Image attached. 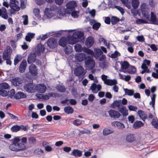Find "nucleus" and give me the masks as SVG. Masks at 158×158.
<instances>
[{
	"label": "nucleus",
	"mask_w": 158,
	"mask_h": 158,
	"mask_svg": "<svg viewBox=\"0 0 158 158\" xmlns=\"http://www.w3.org/2000/svg\"><path fill=\"white\" fill-rule=\"evenodd\" d=\"M45 49L44 45H38L37 49L33 52H31L29 54L27 61L29 64L35 62L37 56L41 55V52H43Z\"/></svg>",
	"instance_id": "1"
},
{
	"label": "nucleus",
	"mask_w": 158,
	"mask_h": 158,
	"mask_svg": "<svg viewBox=\"0 0 158 158\" xmlns=\"http://www.w3.org/2000/svg\"><path fill=\"white\" fill-rule=\"evenodd\" d=\"M85 66L89 70L93 69L95 66V63L93 57L89 56L86 57L85 60Z\"/></svg>",
	"instance_id": "2"
},
{
	"label": "nucleus",
	"mask_w": 158,
	"mask_h": 158,
	"mask_svg": "<svg viewBox=\"0 0 158 158\" xmlns=\"http://www.w3.org/2000/svg\"><path fill=\"white\" fill-rule=\"evenodd\" d=\"M141 11L143 16L146 19H148L150 17V8L148 5L145 3H143L141 6Z\"/></svg>",
	"instance_id": "3"
},
{
	"label": "nucleus",
	"mask_w": 158,
	"mask_h": 158,
	"mask_svg": "<svg viewBox=\"0 0 158 158\" xmlns=\"http://www.w3.org/2000/svg\"><path fill=\"white\" fill-rule=\"evenodd\" d=\"M108 76L104 74L101 76V79L104 81V84L108 85L111 86L112 85H116L117 82L115 79L113 80L107 79Z\"/></svg>",
	"instance_id": "4"
},
{
	"label": "nucleus",
	"mask_w": 158,
	"mask_h": 158,
	"mask_svg": "<svg viewBox=\"0 0 158 158\" xmlns=\"http://www.w3.org/2000/svg\"><path fill=\"white\" fill-rule=\"evenodd\" d=\"M85 73L84 72V68L81 66H79L77 67L74 71V73L76 76L81 77L83 78Z\"/></svg>",
	"instance_id": "5"
},
{
	"label": "nucleus",
	"mask_w": 158,
	"mask_h": 158,
	"mask_svg": "<svg viewBox=\"0 0 158 158\" xmlns=\"http://www.w3.org/2000/svg\"><path fill=\"white\" fill-rule=\"evenodd\" d=\"M66 8L65 9V12L66 13L75 10V7L77 6V3L73 1H70L68 2L66 4Z\"/></svg>",
	"instance_id": "6"
},
{
	"label": "nucleus",
	"mask_w": 158,
	"mask_h": 158,
	"mask_svg": "<svg viewBox=\"0 0 158 158\" xmlns=\"http://www.w3.org/2000/svg\"><path fill=\"white\" fill-rule=\"evenodd\" d=\"M35 85H34L32 81L26 84L24 86V89L27 92L32 93L35 91Z\"/></svg>",
	"instance_id": "7"
},
{
	"label": "nucleus",
	"mask_w": 158,
	"mask_h": 158,
	"mask_svg": "<svg viewBox=\"0 0 158 158\" xmlns=\"http://www.w3.org/2000/svg\"><path fill=\"white\" fill-rule=\"evenodd\" d=\"M12 52L11 47L8 46L4 51L2 54V58L4 60H7L10 58Z\"/></svg>",
	"instance_id": "8"
},
{
	"label": "nucleus",
	"mask_w": 158,
	"mask_h": 158,
	"mask_svg": "<svg viewBox=\"0 0 158 158\" xmlns=\"http://www.w3.org/2000/svg\"><path fill=\"white\" fill-rule=\"evenodd\" d=\"M47 88L44 84L41 83L35 86V91L38 93H44L46 90Z\"/></svg>",
	"instance_id": "9"
},
{
	"label": "nucleus",
	"mask_w": 158,
	"mask_h": 158,
	"mask_svg": "<svg viewBox=\"0 0 158 158\" xmlns=\"http://www.w3.org/2000/svg\"><path fill=\"white\" fill-rule=\"evenodd\" d=\"M109 116L111 118L117 119L121 116V114L117 111L113 109H110L108 111Z\"/></svg>",
	"instance_id": "10"
},
{
	"label": "nucleus",
	"mask_w": 158,
	"mask_h": 158,
	"mask_svg": "<svg viewBox=\"0 0 158 158\" xmlns=\"http://www.w3.org/2000/svg\"><path fill=\"white\" fill-rule=\"evenodd\" d=\"M27 62L25 59H23L21 62L18 67L19 71L20 73H23L25 72L27 68Z\"/></svg>",
	"instance_id": "11"
},
{
	"label": "nucleus",
	"mask_w": 158,
	"mask_h": 158,
	"mask_svg": "<svg viewBox=\"0 0 158 158\" xmlns=\"http://www.w3.org/2000/svg\"><path fill=\"white\" fill-rule=\"evenodd\" d=\"M47 45L50 48H54L57 45V42L55 39L52 37L49 38L47 42Z\"/></svg>",
	"instance_id": "12"
},
{
	"label": "nucleus",
	"mask_w": 158,
	"mask_h": 158,
	"mask_svg": "<svg viewBox=\"0 0 158 158\" xmlns=\"http://www.w3.org/2000/svg\"><path fill=\"white\" fill-rule=\"evenodd\" d=\"M52 7L50 9L46 8L44 11V15L46 16L48 19L51 18L54 15V14L53 12V10H52Z\"/></svg>",
	"instance_id": "13"
},
{
	"label": "nucleus",
	"mask_w": 158,
	"mask_h": 158,
	"mask_svg": "<svg viewBox=\"0 0 158 158\" xmlns=\"http://www.w3.org/2000/svg\"><path fill=\"white\" fill-rule=\"evenodd\" d=\"M87 56L85 53H78L76 54L75 58L77 61L81 62L85 60Z\"/></svg>",
	"instance_id": "14"
},
{
	"label": "nucleus",
	"mask_w": 158,
	"mask_h": 158,
	"mask_svg": "<svg viewBox=\"0 0 158 158\" xmlns=\"http://www.w3.org/2000/svg\"><path fill=\"white\" fill-rule=\"evenodd\" d=\"M36 66L34 64H32L29 67V70L30 73L33 76H35L37 74Z\"/></svg>",
	"instance_id": "15"
},
{
	"label": "nucleus",
	"mask_w": 158,
	"mask_h": 158,
	"mask_svg": "<svg viewBox=\"0 0 158 158\" xmlns=\"http://www.w3.org/2000/svg\"><path fill=\"white\" fill-rule=\"evenodd\" d=\"M22 82V80L19 77H15L12 79L11 83L15 86H19Z\"/></svg>",
	"instance_id": "16"
},
{
	"label": "nucleus",
	"mask_w": 158,
	"mask_h": 158,
	"mask_svg": "<svg viewBox=\"0 0 158 158\" xmlns=\"http://www.w3.org/2000/svg\"><path fill=\"white\" fill-rule=\"evenodd\" d=\"M0 16L5 19H6L8 18V15L7 13V10L6 8L2 7L0 8Z\"/></svg>",
	"instance_id": "17"
},
{
	"label": "nucleus",
	"mask_w": 158,
	"mask_h": 158,
	"mask_svg": "<svg viewBox=\"0 0 158 158\" xmlns=\"http://www.w3.org/2000/svg\"><path fill=\"white\" fill-rule=\"evenodd\" d=\"M89 22L90 24L92 26L93 28L95 30H98L101 26L100 23L97 22L94 19L91 20Z\"/></svg>",
	"instance_id": "18"
},
{
	"label": "nucleus",
	"mask_w": 158,
	"mask_h": 158,
	"mask_svg": "<svg viewBox=\"0 0 158 158\" xmlns=\"http://www.w3.org/2000/svg\"><path fill=\"white\" fill-rule=\"evenodd\" d=\"M94 42V38L91 36H89L86 40L85 45L88 48H90L93 45Z\"/></svg>",
	"instance_id": "19"
},
{
	"label": "nucleus",
	"mask_w": 158,
	"mask_h": 158,
	"mask_svg": "<svg viewBox=\"0 0 158 158\" xmlns=\"http://www.w3.org/2000/svg\"><path fill=\"white\" fill-rule=\"evenodd\" d=\"M26 97V94L23 92L19 91L15 95L14 98L16 100H19L21 98H25Z\"/></svg>",
	"instance_id": "20"
},
{
	"label": "nucleus",
	"mask_w": 158,
	"mask_h": 158,
	"mask_svg": "<svg viewBox=\"0 0 158 158\" xmlns=\"http://www.w3.org/2000/svg\"><path fill=\"white\" fill-rule=\"evenodd\" d=\"M71 155L74 156L76 157H80L82 155V152L77 149H74L73 150Z\"/></svg>",
	"instance_id": "21"
},
{
	"label": "nucleus",
	"mask_w": 158,
	"mask_h": 158,
	"mask_svg": "<svg viewBox=\"0 0 158 158\" xmlns=\"http://www.w3.org/2000/svg\"><path fill=\"white\" fill-rule=\"evenodd\" d=\"M68 42L66 38L64 37H62L60 40L59 44L60 46L64 47L67 45Z\"/></svg>",
	"instance_id": "22"
},
{
	"label": "nucleus",
	"mask_w": 158,
	"mask_h": 158,
	"mask_svg": "<svg viewBox=\"0 0 158 158\" xmlns=\"http://www.w3.org/2000/svg\"><path fill=\"white\" fill-rule=\"evenodd\" d=\"M138 114L141 119L143 121L147 118V114H145L144 111L142 110H138Z\"/></svg>",
	"instance_id": "23"
},
{
	"label": "nucleus",
	"mask_w": 158,
	"mask_h": 158,
	"mask_svg": "<svg viewBox=\"0 0 158 158\" xmlns=\"http://www.w3.org/2000/svg\"><path fill=\"white\" fill-rule=\"evenodd\" d=\"M121 104V100H118L114 101L111 104L110 107L112 108H115L116 107H118V109L119 108H120V106Z\"/></svg>",
	"instance_id": "24"
},
{
	"label": "nucleus",
	"mask_w": 158,
	"mask_h": 158,
	"mask_svg": "<svg viewBox=\"0 0 158 158\" xmlns=\"http://www.w3.org/2000/svg\"><path fill=\"white\" fill-rule=\"evenodd\" d=\"M78 39H76L73 35L72 36L68 38V42L69 44H74L78 42Z\"/></svg>",
	"instance_id": "25"
},
{
	"label": "nucleus",
	"mask_w": 158,
	"mask_h": 158,
	"mask_svg": "<svg viewBox=\"0 0 158 158\" xmlns=\"http://www.w3.org/2000/svg\"><path fill=\"white\" fill-rule=\"evenodd\" d=\"M118 111H120L123 116H126L128 115V111L125 106H122L118 108Z\"/></svg>",
	"instance_id": "26"
},
{
	"label": "nucleus",
	"mask_w": 158,
	"mask_h": 158,
	"mask_svg": "<svg viewBox=\"0 0 158 158\" xmlns=\"http://www.w3.org/2000/svg\"><path fill=\"white\" fill-rule=\"evenodd\" d=\"M73 34L76 39H78V41L79 39L83 38L84 35V32L80 31H76L74 32Z\"/></svg>",
	"instance_id": "27"
},
{
	"label": "nucleus",
	"mask_w": 158,
	"mask_h": 158,
	"mask_svg": "<svg viewBox=\"0 0 158 158\" xmlns=\"http://www.w3.org/2000/svg\"><path fill=\"white\" fill-rule=\"evenodd\" d=\"M156 95V94H153L152 97L151 98V101L149 102V105L152 106V107L153 108V110L154 111V113L155 114V100Z\"/></svg>",
	"instance_id": "28"
},
{
	"label": "nucleus",
	"mask_w": 158,
	"mask_h": 158,
	"mask_svg": "<svg viewBox=\"0 0 158 158\" xmlns=\"http://www.w3.org/2000/svg\"><path fill=\"white\" fill-rule=\"evenodd\" d=\"M112 125L115 127H117L119 128L123 129L125 127L124 124L123 123H120L118 121H115L112 122Z\"/></svg>",
	"instance_id": "29"
},
{
	"label": "nucleus",
	"mask_w": 158,
	"mask_h": 158,
	"mask_svg": "<svg viewBox=\"0 0 158 158\" xmlns=\"http://www.w3.org/2000/svg\"><path fill=\"white\" fill-rule=\"evenodd\" d=\"M126 140L129 143H131L135 140L134 135L133 134H129L126 136Z\"/></svg>",
	"instance_id": "30"
},
{
	"label": "nucleus",
	"mask_w": 158,
	"mask_h": 158,
	"mask_svg": "<svg viewBox=\"0 0 158 158\" xmlns=\"http://www.w3.org/2000/svg\"><path fill=\"white\" fill-rule=\"evenodd\" d=\"M35 34L33 33L28 32L25 37V40L27 42H30L31 39L34 37Z\"/></svg>",
	"instance_id": "31"
},
{
	"label": "nucleus",
	"mask_w": 158,
	"mask_h": 158,
	"mask_svg": "<svg viewBox=\"0 0 158 158\" xmlns=\"http://www.w3.org/2000/svg\"><path fill=\"white\" fill-rule=\"evenodd\" d=\"M64 111L66 114H69L73 113L74 110L72 107L68 106L64 108Z\"/></svg>",
	"instance_id": "32"
},
{
	"label": "nucleus",
	"mask_w": 158,
	"mask_h": 158,
	"mask_svg": "<svg viewBox=\"0 0 158 158\" xmlns=\"http://www.w3.org/2000/svg\"><path fill=\"white\" fill-rule=\"evenodd\" d=\"M10 7L13 10L12 11H11V13L12 14H14L15 12L18 11L19 10V7L16 4L11 5L10 6Z\"/></svg>",
	"instance_id": "33"
},
{
	"label": "nucleus",
	"mask_w": 158,
	"mask_h": 158,
	"mask_svg": "<svg viewBox=\"0 0 158 158\" xmlns=\"http://www.w3.org/2000/svg\"><path fill=\"white\" fill-rule=\"evenodd\" d=\"M143 123L141 121H136L133 124V127L134 128H137L143 126Z\"/></svg>",
	"instance_id": "34"
},
{
	"label": "nucleus",
	"mask_w": 158,
	"mask_h": 158,
	"mask_svg": "<svg viewBox=\"0 0 158 158\" xmlns=\"http://www.w3.org/2000/svg\"><path fill=\"white\" fill-rule=\"evenodd\" d=\"M18 151L25 150L26 148V146L21 143H17Z\"/></svg>",
	"instance_id": "35"
},
{
	"label": "nucleus",
	"mask_w": 158,
	"mask_h": 158,
	"mask_svg": "<svg viewBox=\"0 0 158 158\" xmlns=\"http://www.w3.org/2000/svg\"><path fill=\"white\" fill-rule=\"evenodd\" d=\"M65 48L64 49V51L66 54H70L73 51L72 47L70 45L66 46Z\"/></svg>",
	"instance_id": "36"
},
{
	"label": "nucleus",
	"mask_w": 158,
	"mask_h": 158,
	"mask_svg": "<svg viewBox=\"0 0 158 158\" xmlns=\"http://www.w3.org/2000/svg\"><path fill=\"white\" fill-rule=\"evenodd\" d=\"M120 64L121 65V69L122 70L127 69L129 65L128 62L127 61H123V62L121 63Z\"/></svg>",
	"instance_id": "37"
},
{
	"label": "nucleus",
	"mask_w": 158,
	"mask_h": 158,
	"mask_svg": "<svg viewBox=\"0 0 158 158\" xmlns=\"http://www.w3.org/2000/svg\"><path fill=\"white\" fill-rule=\"evenodd\" d=\"M22 59V56L21 55H16L14 59V64L15 65H16Z\"/></svg>",
	"instance_id": "38"
},
{
	"label": "nucleus",
	"mask_w": 158,
	"mask_h": 158,
	"mask_svg": "<svg viewBox=\"0 0 158 158\" xmlns=\"http://www.w3.org/2000/svg\"><path fill=\"white\" fill-rule=\"evenodd\" d=\"M67 14H71L72 16L74 18H77L78 16V14L79 13V12L77 11H75V10H73L68 12L67 13Z\"/></svg>",
	"instance_id": "39"
},
{
	"label": "nucleus",
	"mask_w": 158,
	"mask_h": 158,
	"mask_svg": "<svg viewBox=\"0 0 158 158\" xmlns=\"http://www.w3.org/2000/svg\"><path fill=\"white\" fill-rule=\"evenodd\" d=\"M120 20L119 18L114 16H112L111 19V22L112 24L113 25L116 24Z\"/></svg>",
	"instance_id": "40"
},
{
	"label": "nucleus",
	"mask_w": 158,
	"mask_h": 158,
	"mask_svg": "<svg viewBox=\"0 0 158 158\" xmlns=\"http://www.w3.org/2000/svg\"><path fill=\"white\" fill-rule=\"evenodd\" d=\"M123 90L125 92V94L129 96H132L134 93V90L133 89H123Z\"/></svg>",
	"instance_id": "41"
},
{
	"label": "nucleus",
	"mask_w": 158,
	"mask_h": 158,
	"mask_svg": "<svg viewBox=\"0 0 158 158\" xmlns=\"http://www.w3.org/2000/svg\"><path fill=\"white\" fill-rule=\"evenodd\" d=\"M131 5L134 9H137L139 5V0H132Z\"/></svg>",
	"instance_id": "42"
},
{
	"label": "nucleus",
	"mask_w": 158,
	"mask_h": 158,
	"mask_svg": "<svg viewBox=\"0 0 158 158\" xmlns=\"http://www.w3.org/2000/svg\"><path fill=\"white\" fill-rule=\"evenodd\" d=\"M150 21L152 22V23L153 24H155V23L157 21L156 16L153 12H151Z\"/></svg>",
	"instance_id": "43"
},
{
	"label": "nucleus",
	"mask_w": 158,
	"mask_h": 158,
	"mask_svg": "<svg viewBox=\"0 0 158 158\" xmlns=\"http://www.w3.org/2000/svg\"><path fill=\"white\" fill-rule=\"evenodd\" d=\"M131 70L130 71L127 72L126 71L122 70V71L124 72V73H128L130 74H133L136 72V69L134 66L131 65Z\"/></svg>",
	"instance_id": "44"
},
{
	"label": "nucleus",
	"mask_w": 158,
	"mask_h": 158,
	"mask_svg": "<svg viewBox=\"0 0 158 158\" xmlns=\"http://www.w3.org/2000/svg\"><path fill=\"white\" fill-rule=\"evenodd\" d=\"M75 30H61L60 32H58L57 33L54 34V36L56 37H60L61 35L62 34V32L63 31H68L69 33L72 32L74 31Z\"/></svg>",
	"instance_id": "45"
},
{
	"label": "nucleus",
	"mask_w": 158,
	"mask_h": 158,
	"mask_svg": "<svg viewBox=\"0 0 158 158\" xmlns=\"http://www.w3.org/2000/svg\"><path fill=\"white\" fill-rule=\"evenodd\" d=\"M71 93L72 95L75 98L78 97V94L77 93V90L74 87H73L71 89Z\"/></svg>",
	"instance_id": "46"
},
{
	"label": "nucleus",
	"mask_w": 158,
	"mask_h": 158,
	"mask_svg": "<svg viewBox=\"0 0 158 158\" xmlns=\"http://www.w3.org/2000/svg\"><path fill=\"white\" fill-rule=\"evenodd\" d=\"M11 131L13 132H16L20 130V126L19 125L13 126L10 128Z\"/></svg>",
	"instance_id": "47"
},
{
	"label": "nucleus",
	"mask_w": 158,
	"mask_h": 158,
	"mask_svg": "<svg viewBox=\"0 0 158 158\" xmlns=\"http://www.w3.org/2000/svg\"><path fill=\"white\" fill-rule=\"evenodd\" d=\"M94 51L95 52V55L98 58L103 54V52L100 48H95Z\"/></svg>",
	"instance_id": "48"
},
{
	"label": "nucleus",
	"mask_w": 158,
	"mask_h": 158,
	"mask_svg": "<svg viewBox=\"0 0 158 158\" xmlns=\"http://www.w3.org/2000/svg\"><path fill=\"white\" fill-rule=\"evenodd\" d=\"M74 48L75 51L77 52H81L83 50V48L81 44H76L74 46Z\"/></svg>",
	"instance_id": "49"
},
{
	"label": "nucleus",
	"mask_w": 158,
	"mask_h": 158,
	"mask_svg": "<svg viewBox=\"0 0 158 158\" xmlns=\"http://www.w3.org/2000/svg\"><path fill=\"white\" fill-rule=\"evenodd\" d=\"M10 86L7 83L4 82L1 83L0 84V89H7Z\"/></svg>",
	"instance_id": "50"
},
{
	"label": "nucleus",
	"mask_w": 158,
	"mask_h": 158,
	"mask_svg": "<svg viewBox=\"0 0 158 158\" xmlns=\"http://www.w3.org/2000/svg\"><path fill=\"white\" fill-rule=\"evenodd\" d=\"M17 143H13L11 144L9 146L10 149L13 151H14L18 152L17 150Z\"/></svg>",
	"instance_id": "51"
},
{
	"label": "nucleus",
	"mask_w": 158,
	"mask_h": 158,
	"mask_svg": "<svg viewBox=\"0 0 158 158\" xmlns=\"http://www.w3.org/2000/svg\"><path fill=\"white\" fill-rule=\"evenodd\" d=\"M57 91L62 93L64 92L66 90L65 86L60 85H59L57 86Z\"/></svg>",
	"instance_id": "52"
},
{
	"label": "nucleus",
	"mask_w": 158,
	"mask_h": 158,
	"mask_svg": "<svg viewBox=\"0 0 158 158\" xmlns=\"http://www.w3.org/2000/svg\"><path fill=\"white\" fill-rule=\"evenodd\" d=\"M135 22L137 24H146L148 23L147 21L142 19H138L135 21Z\"/></svg>",
	"instance_id": "53"
},
{
	"label": "nucleus",
	"mask_w": 158,
	"mask_h": 158,
	"mask_svg": "<svg viewBox=\"0 0 158 158\" xmlns=\"http://www.w3.org/2000/svg\"><path fill=\"white\" fill-rule=\"evenodd\" d=\"M82 123V121L79 119H76L73 121V124L74 125L79 126Z\"/></svg>",
	"instance_id": "54"
},
{
	"label": "nucleus",
	"mask_w": 158,
	"mask_h": 158,
	"mask_svg": "<svg viewBox=\"0 0 158 158\" xmlns=\"http://www.w3.org/2000/svg\"><path fill=\"white\" fill-rule=\"evenodd\" d=\"M27 2V0H20V8L21 9H24L26 8Z\"/></svg>",
	"instance_id": "55"
},
{
	"label": "nucleus",
	"mask_w": 158,
	"mask_h": 158,
	"mask_svg": "<svg viewBox=\"0 0 158 158\" xmlns=\"http://www.w3.org/2000/svg\"><path fill=\"white\" fill-rule=\"evenodd\" d=\"M0 89V95L3 97H6L8 95L7 92L5 90Z\"/></svg>",
	"instance_id": "56"
},
{
	"label": "nucleus",
	"mask_w": 158,
	"mask_h": 158,
	"mask_svg": "<svg viewBox=\"0 0 158 158\" xmlns=\"http://www.w3.org/2000/svg\"><path fill=\"white\" fill-rule=\"evenodd\" d=\"M120 55V54L118 52L116 51L114 52V53L111 54L110 57L113 58H115Z\"/></svg>",
	"instance_id": "57"
},
{
	"label": "nucleus",
	"mask_w": 158,
	"mask_h": 158,
	"mask_svg": "<svg viewBox=\"0 0 158 158\" xmlns=\"http://www.w3.org/2000/svg\"><path fill=\"white\" fill-rule=\"evenodd\" d=\"M111 133V131L110 130L107 128H105L103 129V134L104 135H108Z\"/></svg>",
	"instance_id": "58"
},
{
	"label": "nucleus",
	"mask_w": 158,
	"mask_h": 158,
	"mask_svg": "<svg viewBox=\"0 0 158 158\" xmlns=\"http://www.w3.org/2000/svg\"><path fill=\"white\" fill-rule=\"evenodd\" d=\"M129 110L130 111H136L137 110V107L132 105H130L128 106Z\"/></svg>",
	"instance_id": "59"
},
{
	"label": "nucleus",
	"mask_w": 158,
	"mask_h": 158,
	"mask_svg": "<svg viewBox=\"0 0 158 158\" xmlns=\"http://www.w3.org/2000/svg\"><path fill=\"white\" fill-rule=\"evenodd\" d=\"M28 142L30 144H32L36 141L35 138L33 137H31L28 138Z\"/></svg>",
	"instance_id": "60"
},
{
	"label": "nucleus",
	"mask_w": 158,
	"mask_h": 158,
	"mask_svg": "<svg viewBox=\"0 0 158 158\" xmlns=\"http://www.w3.org/2000/svg\"><path fill=\"white\" fill-rule=\"evenodd\" d=\"M114 7L120 12L121 13L122 15L124 14V11L123 8L120 6L116 5H114Z\"/></svg>",
	"instance_id": "61"
},
{
	"label": "nucleus",
	"mask_w": 158,
	"mask_h": 158,
	"mask_svg": "<svg viewBox=\"0 0 158 158\" xmlns=\"http://www.w3.org/2000/svg\"><path fill=\"white\" fill-rule=\"evenodd\" d=\"M40 10L39 9H35L34 10V13L35 15L38 18L40 17Z\"/></svg>",
	"instance_id": "62"
},
{
	"label": "nucleus",
	"mask_w": 158,
	"mask_h": 158,
	"mask_svg": "<svg viewBox=\"0 0 158 158\" xmlns=\"http://www.w3.org/2000/svg\"><path fill=\"white\" fill-rule=\"evenodd\" d=\"M46 143H43V145L44 146L45 150L47 152H50L52 151V148L49 146H45Z\"/></svg>",
	"instance_id": "63"
},
{
	"label": "nucleus",
	"mask_w": 158,
	"mask_h": 158,
	"mask_svg": "<svg viewBox=\"0 0 158 158\" xmlns=\"http://www.w3.org/2000/svg\"><path fill=\"white\" fill-rule=\"evenodd\" d=\"M15 94V90L13 89H12L10 91V94L9 95V97L11 99H15L14 96Z\"/></svg>",
	"instance_id": "64"
}]
</instances>
